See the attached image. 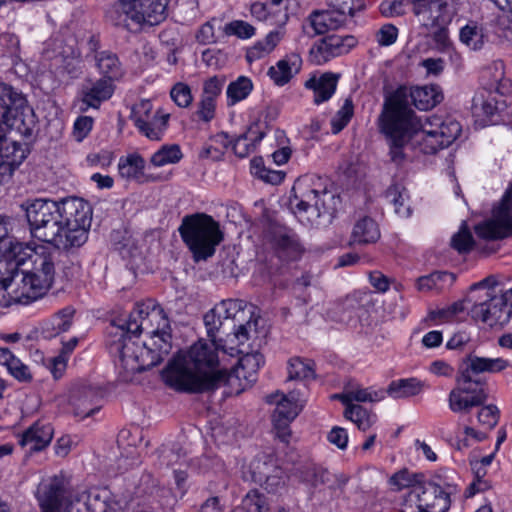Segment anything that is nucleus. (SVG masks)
<instances>
[{
    "mask_svg": "<svg viewBox=\"0 0 512 512\" xmlns=\"http://www.w3.org/2000/svg\"><path fill=\"white\" fill-rule=\"evenodd\" d=\"M409 98L419 110H429L443 100V94L438 85L410 90L401 86L386 97L378 124L389 145L391 160L397 164L404 160L403 150L409 143L423 154H435L451 145L462 131L461 124L452 118L432 115L422 121L410 107Z\"/></svg>",
    "mask_w": 512,
    "mask_h": 512,
    "instance_id": "1",
    "label": "nucleus"
},
{
    "mask_svg": "<svg viewBox=\"0 0 512 512\" xmlns=\"http://www.w3.org/2000/svg\"><path fill=\"white\" fill-rule=\"evenodd\" d=\"M263 363L262 354L246 353L238 365L228 371L221 366L218 353L200 339L174 354L161 371V376L165 384H229L233 379L253 384Z\"/></svg>",
    "mask_w": 512,
    "mask_h": 512,
    "instance_id": "2",
    "label": "nucleus"
},
{
    "mask_svg": "<svg viewBox=\"0 0 512 512\" xmlns=\"http://www.w3.org/2000/svg\"><path fill=\"white\" fill-rule=\"evenodd\" d=\"M471 303L469 315L489 327L504 326L512 316V288L498 291L492 277L473 284L466 296Z\"/></svg>",
    "mask_w": 512,
    "mask_h": 512,
    "instance_id": "3",
    "label": "nucleus"
},
{
    "mask_svg": "<svg viewBox=\"0 0 512 512\" xmlns=\"http://www.w3.org/2000/svg\"><path fill=\"white\" fill-rule=\"evenodd\" d=\"M149 342L139 345L129 340L116 345L123 368L130 373L142 372L159 364L172 349V329L169 320L151 329Z\"/></svg>",
    "mask_w": 512,
    "mask_h": 512,
    "instance_id": "4",
    "label": "nucleus"
},
{
    "mask_svg": "<svg viewBox=\"0 0 512 512\" xmlns=\"http://www.w3.org/2000/svg\"><path fill=\"white\" fill-rule=\"evenodd\" d=\"M327 179L320 176H308L298 179L292 191L290 203L300 217L307 214L306 220L313 223L320 217L331 219L336 212L338 199L326 186Z\"/></svg>",
    "mask_w": 512,
    "mask_h": 512,
    "instance_id": "5",
    "label": "nucleus"
},
{
    "mask_svg": "<svg viewBox=\"0 0 512 512\" xmlns=\"http://www.w3.org/2000/svg\"><path fill=\"white\" fill-rule=\"evenodd\" d=\"M178 231L195 262L212 257L216 247L224 240L219 222L205 213L184 216Z\"/></svg>",
    "mask_w": 512,
    "mask_h": 512,
    "instance_id": "6",
    "label": "nucleus"
},
{
    "mask_svg": "<svg viewBox=\"0 0 512 512\" xmlns=\"http://www.w3.org/2000/svg\"><path fill=\"white\" fill-rule=\"evenodd\" d=\"M56 254L46 246H38L29 267L21 269L22 295L34 301L51 288L56 274Z\"/></svg>",
    "mask_w": 512,
    "mask_h": 512,
    "instance_id": "7",
    "label": "nucleus"
},
{
    "mask_svg": "<svg viewBox=\"0 0 512 512\" xmlns=\"http://www.w3.org/2000/svg\"><path fill=\"white\" fill-rule=\"evenodd\" d=\"M169 0H117L107 12V17L115 25L128 26V21L136 25H158L167 17Z\"/></svg>",
    "mask_w": 512,
    "mask_h": 512,
    "instance_id": "8",
    "label": "nucleus"
},
{
    "mask_svg": "<svg viewBox=\"0 0 512 512\" xmlns=\"http://www.w3.org/2000/svg\"><path fill=\"white\" fill-rule=\"evenodd\" d=\"M59 212L69 247L86 243L92 223V207L82 198L70 197L59 202Z\"/></svg>",
    "mask_w": 512,
    "mask_h": 512,
    "instance_id": "9",
    "label": "nucleus"
},
{
    "mask_svg": "<svg viewBox=\"0 0 512 512\" xmlns=\"http://www.w3.org/2000/svg\"><path fill=\"white\" fill-rule=\"evenodd\" d=\"M452 491V486L444 490L439 484L423 481L405 495L401 511L446 512L450 507Z\"/></svg>",
    "mask_w": 512,
    "mask_h": 512,
    "instance_id": "10",
    "label": "nucleus"
},
{
    "mask_svg": "<svg viewBox=\"0 0 512 512\" xmlns=\"http://www.w3.org/2000/svg\"><path fill=\"white\" fill-rule=\"evenodd\" d=\"M478 238L497 241L512 237V183L493 205L491 217L474 226Z\"/></svg>",
    "mask_w": 512,
    "mask_h": 512,
    "instance_id": "11",
    "label": "nucleus"
},
{
    "mask_svg": "<svg viewBox=\"0 0 512 512\" xmlns=\"http://www.w3.org/2000/svg\"><path fill=\"white\" fill-rule=\"evenodd\" d=\"M164 320L169 319L164 309L154 300L137 303L127 319H119L117 321L120 336L118 341L114 343V347L116 348L117 344H123L131 340L130 335L138 336L143 330L148 328V323L152 324L153 321H158L157 327H160L163 325Z\"/></svg>",
    "mask_w": 512,
    "mask_h": 512,
    "instance_id": "12",
    "label": "nucleus"
},
{
    "mask_svg": "<svg viewBox=\"0 0 512 512\" xmlns=\"http://www.w3.org/2000/svg\"><path fill=\"white\" fill-rule=\"evenodd\" d=\"M246 303L240 299H226L215 305L203 317L207 337L212 344H208L216 352L225 351L223 340L217 334L228 321L236 320L245 314Z\"/></svg>",
    "mask_w": 512,
    "mask_h": 512,
    "instance_id": "13",
    "label": "nucleus"
},
{
    "mask_svg": "<svg viewBox=\"0 0 512 512\" xmlns=\"http://www.w3.org/2000/svg\"><path fill=\"white\" fill-rule=\"evenodd\" d=\"M376 386H351V389L340 394H334L332 399L341 401L344 405H355L353 402H376L383 400L386 396L393 399H405L421 393L422 386H388L387 388L375 389Z\"/></svg>",
    "mask_w": 512,
    "mask_h": 512,
    "instance_id": "14",
    "label": "nucleus"
},
{
    "mask_svg": "<svg viewBox=\"0 0 512 512\" xmlns=\"http://www.w3.org/2000/svg\"><path fill=\"white\" fill-rule=\"evenodd\" d=\"M35 497L41 512H69L72 506L71 497L62 476L43 479L37 486Z\"/></svg>",
    "mask_w": 512,
    "mask_h": 512,
    "instance_id": "15",
    "label": "nucleus"
},
{
    "mask_svg": "<svg viewBox=\"0 0 512 512\" xmlns=\"http://www.w3.org/2000/svg\"><path fill=\"white\" fill-rule=\"evenodd\" d=\"M412 12L427 30L449 25L456 15L453 0H407Z\"/></svg>",
    "mask_w": 512,
    "mask_h": 512,
    "instance_id": "16",
    "label": "nucleus"
},
{
    "mask_svg": "<svg viewBox=\"0 0 512 512\" xmlns=\"http://www.w3.org/2000/svg\"><path fill=\"white\" fill-rule=\"evenodd\" d=\"M358 40L350 34H332L316 41L310 48V61L316 65L324 64L333 58L349 53Z\"/></svg>",
    "mask_w": 512,
    "mask_h": 512,
    "instance_id": "17",
    "label": "nucleus"
},
{
    "mask_svg": "<svg viewBox=\"0 0 512 512\" xmlns=\"http://www.w3.org/2000/svg\"><path fill=\"white\" fill-rule=\"evenodd\" d=\"M487 397L480 386H454L448 395V405L454 413H469L474 407L482 406Z\"/></svg>",
    "mask_w": 512,
    "mask_h": 512,
    "instance_id": "18",
    "label": "nucleus"
},
{
    "mask_svg": "<svg viewBox=\"0 0 512 512\" xmlns=\"http://www.w3.org/2000/svg\"><path fill=\"white\" fill-rule=\"evenodd\" d=\"M99 48V40L92 36L88 41V49L99 73L110 80L120 79L123 75V69L117 54L109 50L99 51Z\"/></svg>",
    "mask_w": 512,
    "mask_h": 512,
    "instance_id": "19",
    "label": "nucleus"
},
{
    "mask_svg": "<svg viewBox=\"0 0 512 512\" xmlns=\"http://www.w3.org/2000/svg\"><path fill=\"white\" fill-rule=\"evenodd\" d=\"M26 102L21 92L9 84L0 82V136L17 112L26 108Z\"/></svg>",
    "mask_w": 512,
    "mask_h": 512,
    "instance_id": "20",
    "label": "nucleus"
},
{
    "mask_svg": "<svg viewBox=\"0 0 512 512\" xmlns=\"http://www.w3.org/2000/svg\"><path fill=\"white\" fill-rule=\"evenodd\" d=\"M145 160L138 153H132L125 157H120L118 162V172L121 178L127 181H135L139 184L158 182L166 180L167 177L160 175H147L144 172Z\"/></svg>",
    "mask_w": 512,
    "mask_h": 512,
    "instance_id": "21",
    "label": "nucleus"
},
{
    "mask_svg": "<svg viewBox=\"0 0 512 512\" xmlns=\"http://www.w3.org/2000/svg\"><path fill=\"white\" fill-rule=\"evenodd\" d=\"M508 366V361L503 358H486L469 354L463 359L460 371L465 382H472V375L497 373Z\"/></svg>",
    "mask_w": 512,
    "mask_h": 512,
    "instance_id": "22",
    "label": "nucleus"
},
{
    "mask_svg": "<svg viewBox=\"0 0 512 512\" xmlns=\"http://www.w3.org/2000/svg\"><path fill=\"white\" fill-rule=\"evenodd\" d=\"M80 397L73 398L74 415L81 418L92 416L99 411L100 406L96 405L89 408L87 404L94 402L95 399H111L114 396L113 390L116 386H82Z\"/></svg>",
    "mask_w": 512,
    "mask_h": 512,
    "instance_id": "23",
    "label": "nucleus"
},
{
    "mask_svg": "<svg viewBox=\"0 0 512 512\" xmlns=\"http://www.w3.org/2000/svg\"><path fill=\"white\" fill-rule=\"evenodd\" d=\"M32 237L52 245L55 249L69 250L66 233L63 229L60 212L50 217L44 224L30 232Z\"/></svg>",
    "mask_w": 512,
    "mask_h": 512,
    "instance_id": "24",
    "label": "nucleus"
},
{
    "mask_svg": "<svg viewBox=\"0 0 512 512\" xmlns=\"http://www.w3.org/2000/svg\"><path fill=\"white\" fill-rule=\"evenodd\" d=\"M29 225V231L44 224L50 217L59 212V203L49 199L27 200L21 204Z\"/></svg>",
    "mask_w": 512,
    "mask_h": 512,
    "instance_id": "25",
    "label": "nucleus"
},
{
    "mask_svg": "<svg viewBox=\"0 0 512 512\" xmlns=\"http://www.w3.org/2000/svg\"><path fill=\"white\" fill-rule=\"evenodd\" d=\"M9 264L6 261H0V306L8 307L12 304H27L31 299L22 295V290L18 292L14 286H19L18 273L16 275L7 274Z\"/></svg>",
    "mask_w": 512,
    "mask_h": 512,
    "instance_id": "26",
    "label": "nucleus"
},
{
    "mask_svg": "<svg viewBox=\"0 0 512 512\" xmlns=\"http://www.w3.org/2000/svg\"><path fill=\"white\" fill-rule=\"evenodd\" d=\"M302 67V59L296 53L286 55L275 65L268 69L267 75L277 86H284L299 73Z\"/></svg>",
    "mask_w": 512,
    "mask_h": 512,
    "instance_id": "27",
    "label": "nucleus"
},
{
    "mask_svg": "<svg viewBox=\"0 0 512 512\" xmlns=\"http://www.w3.org/2000/svg\"><path fill=\"white\" fill-rule=\"evenodd\" d=\"M9 244V250L5 257L2 256V260L9 264L7 274L16 275L18 273V278H21V269L29 267L33 254L38 252V246L32 248L20 242H9Z\"/></svg>",
    "mask_w": 512,
    "mask_h": 512,
    "instance_id": "28",
    "label": "nucleus"
},
{
    "mask_svg": "<svg viewBox=\"0 0 512 512\" xmlns=\"http://www.w3.org/2000/svg\"><path fill=\"white\" fill-rule=\"evenodd\" d=\"M114 90V80L102 77L83 88L82 102L87 107L98 108L101 102L111 98Z\"/></svg>",
    "mask_w": 512,
    "mask_h": 512,
    "instance_id": "29",
    "label": "nucleus"
},
{
    "mask_svg": "<svg viewBox=\"0 0 512 512\" xmlns=\"http://www.w3.org/2000/svg\"><path fill=\"white\" fill-rule=\"evenodd\" d=\"M53 438V428L50 424L34 423L19 437V444L24 447L31 445L30 450L39 451L45 448Z\"/></svg>",
    "mask_w": 512,
    "mask_h": 512,
    "instance_id": "30",
    "label": "nucleus"
},
{
    "mask_svg": "<svg viewBox=\"0 0 512 512\" xmlns=\"http://www.w3.org/2000/svg\"><path fill=\"white\" fill-rule=\"evenodd\" d=\"M338 80L339 74L326 72L319 78L313 76L308 79L305 82V87L314 91V102L320 104L332 97L336 90Z\"/></svg>",
    "mask_w": 512,
    "mask_h": 512,
    "instance_id": "31",
    "label": "nucleus"
},
{
    "mask_svg": "<svg viewBox=\"0 0 512 512\" xmlns=\"http://www.w3.org/2000/svg\"><path fill=\"white\" fill-rule=\"evenodd\" d=\"M315 362L299 356L292 357L287 363L288 381L312 382L321 381L316 373Z\"/></svg>",
    "mask_w": 512,
    "mask_h": 512,
    "instance_id": "32",
    "label": "nucleus"
},
{
    "mask_svg": "<svg viewBox=\"0 0 512 512\" xmlns=\"http://www.w3.org/2000/svg\"><path fill=\"white\" fill-rule=\"evenodd\" d=\"M307 25L311 27L314 34H325L330 30H337L347 24V22L340 18L331 9L322 11H313L307 18Z\"/></svg>",
    "mask_w": 512,
    "mask_h": 512,
    "instance_id": "33",
    "label": "nucleus"
},
{
    "mask_svg": "<svg viewBox=\"0 0 512 512\" xmlns=\"http://www.w3.org/2000/svg\"><path fill=\"white\" fill-rule=\"evenodd\" d=\"M268 404H275L274 412H283L289 416L288 413L295 411V418L299 415L303 408V400L298 391L292 390L288 394L276 391L265 398Z\"/></svg>",
    "mask_w": 512,
    "mask_h": 512,
    "instance_id": "34",
    "label": "nucleus"
},
{
    "mask_svg": "<svg viewBox=\"0 0 512 512\" xmlns=\"http://www.w3.org/2000/svg\"><path fill=\"white\" fill-rule=\"evenodd\" d=\"M249 471L253 482H264L273 472L280 473V466L272 454H258L250 463Z\"/></svg>",
    "mask_w": 512,
    "mask_h": 512,
    "instance_id": "35",
    "label": "nucleus"
},
{
    "mask_svg": "<svg viewBox=\"0 0 512 512\" xmlns=\"http://www.w3.org/2000/svg\"><path fill=\"white\" fill-rule=\"evenodd\" d=\"M265 132L258 129V123L252 124L247 132L238 136L233 143L234 153L240 157L245 158L252 153L256 145L264 138Z\"/></svg>",
    "mask_w": 512,
    "mask_h": 512,
    "instance_id": "36",
    "label": "nucleus"
},
{
    "mask_svg": "<svg viewBox=\"0 0 512 512\" xmlns=\"http://www.w3.org/2000/svg\"><path fill=\"white\" fill-rule=\"evenodd\" d=\"M274 245L278 257L284 261L295 260L302 253L301 245L295 234L287 232L276 234Z\"/></svg>",
    "mask_w": 512,
    "mask_h": 512,
    "instance_id": "37",
    "label": "nucleus"
},
{
    "mask_svg": "<svg viewBox=\"0 0 512 512\" xmlns=\"http://www.w3.org/2000/svg\"><path fill=\"white\" fill-rule=\"evenodd\" d=\"M380 238V231L377 223L370 217L360 219L353 228L351 239L353 243L370 244Z\"/></svg>",
    "mask_w": 512,
    "mask_h": 512,
    "instance_id": "38",
    "label": "nucleus"
},
{
    "mask_svg": "<svg viewBox=\"0 0 512 512\" xmlns=\"http://www.w3.org/2000/svg\"><path fill=\"white\" fill-rule=\"evenodd\" d=\"M459 38L464 45L474 51L482 49L487 41L485 29L474 21H470L460 29Z\"/></svg>",
    "mask_w": 512,
    "mask_h": 512,
    "instance_id": "39",
    "label": "nucleus"
},
{
    "mask_svg": "<svg viewBox=\"0 0 512 512\" xmlns=\"http://www.w3.org/2000/svg\"><path fill=\"white\" fill-rule=\"evenodd\" d=\"M455 281V275L449 272L436 271L417 280L420 291L443 290L450 287Z\"/></svg>",
    "mask_w": 512,
    "mask_h": 512,
    "instance_id": "40",
    "label": "nucleus"
},
{
    "mask_svg": "<svg viewBox=\"0 0 512 512\" xmlns=\"http://www.w3.org/2000/svg\"><path fill=\"white\" fill-rule=\"evenodd\" d=\"M170 119V114L163 113L162 110H156L155 116L152 119L147 121V125H145L142 129H138L139 132L147 137L150 140H161L164 131L168 126V122Z\"/></svg>",
    "mask_w": 512,
    "mask_h": 512,
    "instance_id": "41",
    "label": "nucleus"
},
{
    "mask_svg": "<svg viewBox=\"0 0 512 512\" xmlns=\"http://www.w3.org/2000/svg\"><path fill=\"white\" fill-rule=\"evenodd\" d=\"M344 417L352 421L359 430H368L375 422L376 415L370 413L368 410L360 405H345Z\"/></svg>",
    "mask_w": 512,
    "mask_h": 512,
    "instance_id": "42",
    "label": "nucleus"
},
{
    "mask_svg": "<svg viewBox=\"0 0 512 512\" xmlns=\"http://www.w3.org/2000/svg\"><path fill=\"white\" fill-rule=\"evenodd\" d=\"M235 321L239 322V325L236 327V324H234L233 337L237 340L239 346L244 345L250 339L251 332L256 333L257 319L253 318V311L251 309L247 310L246 306L245 314Z\"/></svg>",
    "mask_w": 512,
    "mask_h": 512,
    "instance_id": "43",
    "label": "nucleus"
},
{
    "mask_svg": "<svg viewBox=\"0 0 512 512\" xmlns=\"http://www.w3.org/2000/svg\"><path fill=\"white\" fill-rule=\"evenodd\" d=\"M329 9L346 22L365 7V0H326Z\"/></svg>",
    "mask_w": 512,
    "mask_h": 512,
    "instance_id": "44",
    "label": "nucleus"
},
{
    "mask_svg": "<svg viewBox=\"0 0 512 512\" xmlns=\"http://www.w3.org/2000/svg\"><path fill=\"white\" fill-rule=\"evenodd\" d=\"M183 157L180 146L177 144L163 145L150 158V163L155 167L178 163Z\"/></svg>",
    "mask_w": 512,
    "mask_h": 512,
    "instance_id": "45",
    "label": "nucleus"
},
{
    "mask_svg": "<svg viewBox=\"0 0 512 512\" xmlns=\"http://www.w3.org/2000/svg\"><path fill=\"white\" fill-rule=\"evenodd\" d=\"M253 90V83L246 76H239L235 81L231 82L227 87L228 105H234L244 100Z\"/></svg>",
    "mask_w": 512,
    "mask_h": 512,
    "instance_id": "46",
    "label": "nucleus"
},
{
    "mask_svg": "<svg viewBox=\"0 0 512 512\" xmlns=\"http://www.w3.org/2000/svg\"><path fill=\"white\" fill-rule=\"evenodd\" d=\"M295 411L288 413L289 416L283 412H274L272 415L273 429L276 437L283 443L288 444L292 436L290 424L295 419Z\"/></svg>",
    "mask_w": 512,
    "mask_h": 512,
    "instance_id": "47",
    "label": "nucleus"
},
{
    "mask_svg": "<svg viewBox=\"0 0 512 512\" xmlns=\"http://www.w3.org/2000/svg\"><path fill=\"white\" fill-rule=\"evenodd\" d=\"M385 197L393 204L396 214L404 218L410 216L411 209L407 204L405 189L401 190L398 185H392L386 190Z\"/></svg>",
    "mask_w": 512,
    "mask_h": 512,
    "instance_id": "48",
    "label": "nucleus"
},
{
    "mask_svg": "<svg viewBox=\"0 0 512 512\" xmlns=\"http://www.w3.org/2000/svg\"><path fill=\"white\" fill-rule=\"evenodd\" d=\"M23 110L24 109L18 111L15 115V118L9 121L10 123H8L6 129H4V136H6V133L9 129H16L26 139H31L33 137L36 126L33 115L31 114L26 119L22 117Z\"/></svg>",
    "mask_w": 512,
    "mask_h": 512,
    "instance_id": "49",
    "label": "nucleus"
},
{
    "mask_svg": "<svg viewBox=\"0 0 512 512\" xmlns=\"http://www.w3.org/2000/svg\"><path fill=\"white\" fill-rule=\"evenodd\" d=\"M153 116H155V111H153L151 101L144 99L132 107L130 119L137 129H142Z\"/></svg>",
    "mask_w": 512,
    "mask_h": 512,
    "instance_id": "50",
    "label": "nucleus"
},
{
    "mask_svg": "<svg viewBox=\"0 0 512 512\" xmlns=\"http://www.w3.org/2000/svg\"><path fill=\"white\" fill-rule=\"evenodd\" d=\"M265 498L257 490L249 491L234 512H266Z\"/></svg>",
    "mask_w": 512,
    "mask_h": 512,
    "instance_id": "51",
    "label": "nucleus"
},
{
    "mask_svg": "<svg viewBox=\"0 0 512 512\" xmlns=\"http://www.w3.org/2000/svg\"><path fill=\"white\" fill-rule=\"evenodd\" d=\"M475 245V241L471 232L469 231L467 224L462 223L459 231L453 235L451 239V246L460 254L470 252Z\"/></svg>",
    "mask_w": 512,
    "mask_h": 512,
    "instance_id": "52",
    "label": "nucleus"
},
{
    "mask_svg": "<svg viewBox=\"0 0 512 512\" xmlns=\"http://www.w3.org/2000/svg\"><path fill=\"white\" fill-rule=\"evenodd\" d=\"M424 481V475L421 473H410L407 469L400 470L390 478V483L398 489L405 487L414 488L415 485Z\"/></svg>",
    "mask_w": 512,
    "mask_h": 512,
    "instance_id": "53",
    "label": "nucleus"
},
{
    "mask_svg": "<svg viewBox=\"0 0 512 512\" xmlns=\"http://www.w3.org/2000/svg\"><path fill=\"white\" fill-rule=\"evenodd\" d=\"M354 113V106L351 99L347 98L331 120L332 132L334 134L339 133L350 121Z\"/></svg>",
    "mask_w": 512,
    "mask_h": 512,
    "instance_id": "54",
    "label": "nucleus"
},
{
    "mask_svg": "<svg viewBox=\"0 0 512 512\" xmlns=\"http://www.w3.org/2000/svg\"><path fill=\"white\" fill-rule=\"evenodd\" d=\"M477 418L483 427L491 430L498 424L500 411L494 404L485 405L478 411Z\"/></svg>",
    "mask_w": 512,
    "mask_h": 512,
    "instance_id": "55",
    "label": "nucleus"
},
{
    "mask_svg": "<svg viewBox=\"0 0 512 512\" xmlns=\"http://www.w3.org/2000/svg\"><path fill=\"white\" fill-rule=\"evenodd\" d=\"M170 96L177 106L183 108L188 107L193 100L190 87L182 82H178L172 87Z\"/></svg>",
    "mask_w": 512,
    "mask_h": 512,
    "instance_id": "56",
    "label": "nucleus"
},
{
    "mask_svg": "<svg viewBox=\"0 0 512 512\" xmlns=\"http://www.w3.org/2000/svg\"><path fill=\"white\" fill-rule=\"evenodd\" d=\"M225 77L213 76L205 80L203 83L202 98L216 101L217 97L221 94L225 84Z\"/></svg>",
    "mask_w": 512,
    "mask_h": 512,
    "instance_id": "57",
    "label": "nucleus"
},
{
    "mask_svg": "<svg viewBox=\"0 0 512 512\" xmlns=\"http://www.w3.org/2000/svg\"><path fill=\"white\" fill-rule=\"evenodd\" d=\"M224 32L227 35H235L239 38L247 39L254 35L255 28L245 21L236 20L226 24Z\"/></svg>",
    "mask_w": 512,
    "mask_h": 512,
    "instance_id": "58",
    "label": "nucleus"
},
{
    "mask_svg": "<svg viewBox=\"0 0 512 512\" xmlns=\"http://www.w3.org/2000/svg\"><path fill=\"white\" fill-rule=\"evenodd\" d=\"M398 38V28L393 24H384L375 32V39L379 46L385 47L394 44Z\"/></svg>",
    "mask_w": 512,
    "mask_h": 512,
    "instance_id": "59",
    "label": "nucleus"
},
{
    "mask_svg": "<svg viewBox=\"0 0 512 512\" xmlns=\"http://www.w3.org/2000/svg\"><path fill=\"white\" fill-rule=\"evenodd\" d=\"M431 38L435 43V47L440 52H445L451 47L449 38L448 25H438L431 29Z\"/></svg>",
    "mask_w": 512,
    "mask_h": 512,
    "instance_id": "60",
    "label": "nucleus"
},
{
    "mask_svg": "<svg viewBox=\"0 0 512 512\" xmlns=\"http://www.w3.org/2000/svg\"><path fill=\"white\" fill-rule=\"evenodd\" d=\"M7 370L19 382H29L32 380L29 367L15 356L8 364Z\"/></svg>",
    "mask_w": 512,
    "mask_h": 512,
    "instance_id": "61",
    "label": "nucleus"
},
{
    "mask_svg": "<svg viewBox=\"0 0 512 512\" xmlns=\"http://www.w3.org/2000/svg\"><path fill=\"white\" fill-rule=\"evenodd\" d=\"M473 107L476 110H480V112L487 116L492 117L498 111L497 101L495 97L489 95L487 98H484L483 95L477 96L473 99Z\"/></svg>",
    "mask_w": 512,
    "mask_h": 512,
    "instance_id": "62",
    "label": "nucleus"
},
{
    "mask_svg": "<svg viewBox=\"0 0 512 512\" xmlns=\"http://www.w3.org/2000/svg\"><path fill=\"white\" fill-rule=\"evenodd\" d=\"M252 167L255 169V174L263 181L270 184H279L283 181L285 174L280 171H273L266 169L265 167H260L257 162V159L252 160Z\"/></svg>",
    "mask_w": 512,
    "mask_h": 512,
    "instance_id": "63",
    "label": "nucleus"
},
{
    "mask_svg": "<svg viewBox=\"0 0 512 512\" xmlns=\"http://www.w3.org/2000/svg\"><path fill=\"white\" fill-rule=\"evenodd\" d=\"M187 456V451L179 444H174L170 449H164L161 452V463L166 466H172Z\"/></svg>",
    "mask_w": 512,
    "mask_h": 512,
    "instance_id": "64",
    "label": "nucleus"
}]
</instances>
